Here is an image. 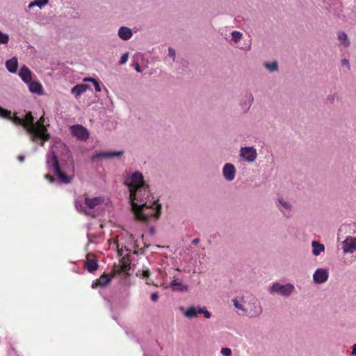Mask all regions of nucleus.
I'll return each instance as SVG.
<instances>
[{
  "instance_id": "44",
  "label": "nucleus",
  "mask_w": 356,
  "mask_h": 356,
  "mask_svg": "<svg viewBox=\"0 0 356 356\" xmlns=\"http://www.w3.org/2000/svg\"><path fill=\"white\" fill-rule=\"evenodd\" d=\"M342 63H343V65H348V60L347 59H346V58H345V59H343V60H342Z\"/></svg>"
},
{
  "instance_id": "46",
  "label": "nucleus",
  "mask_w": 356,
  "mask_h": 356,
  "mask_svg": "<svg viewBox=\"0 0 356 356\" xmlns=\"http://www.w3.org/2000/svg\"><path fill=\"white\" fill-rule=\"evenodd\" d=\"M19 158L21 161H24V156H19Z\"/></svg>"
},
{
  "instance_id": "18",
  "label": "nucleus",
  "mask_w": 356,
  "mask_h": 356,
  "mask_svg": "<svg viewBox=\"0 0 356 356\" xmlns=\"http://www.w3.org/2000/svg\"><path fill=\"white\" fill-rule=\"evenodd\" d=\"M98 267L99 264L97 259L87 257V259L85 262V268L88 272L94 273L98 269Z\"/></svg>"
},
{
  "instance_id": "40",
  "label": "nucleus",
  "mask_w": 356,
  "mask_h": 356,
  "mask_svg": "<svg viewBox=\"0 0 356 356\" xmlns=\"http://www.w3.org/2000/svg\"><path fill=\"white\" fill-rule=\"evenodd\" d=\"M253 101V97L251 95H249V97H248V102L246 104L247 105H248V107H250L251 103Z\"/></svg>"
},
{
  "instance_id": "3",
  "label": "nucleus",
  "mask_w": 356,
  "mask_h": 356,
  "mask_svg": "<svg viewBox=\"0 0 356 356\" xmlns=\"http://www.w3.org/2000/svg\"><path fill=\"white\" fill-rule=\"evenodd\" d=\"M0 116L10 120L15 125L22 126L28 134L30 124L34 121V117L31 112L26 113L24 118H20L16 115L12 116L10 111L0 107Z\"/></svg>"
},
{
  "instance_id": "14",
  "label": "nucleus",
  "mask_w": 356,
  "mask_h": 356,
  "mask_svg": "<svg viewBox=\"0 0 356 356\" xmlns=\"http://www.w3.org/2000/svg\"><path fill=\"white\" fill-rule=\"evenodd\" d=\"M235 168L231 163H226L223 168V175L228 181H232L235 177Z\"/></svg>"
},
{
  "instance_id": "45",
  "label": "nucleus",
  "mask_w": 356,
  "mask_h": 356,
  "mask_svg": "<svg viewBox=\"0 0 356 356\" xmlns=\"http://www.w3.org/2000/svg\"><path fill=\"white\" fill-rule=\"evenodd\" d=\"M146 283H147V284H153V285H155V284H154V282H152V281H150L149 280H147V282H146Z\"/></svg>"
},
{
  "instance_id": "8",
  "label": "nucleus",
  "mask_w": 356,
  "mask_h": 356,
  "mask_svg": "<svg viewBox=\"0 0 356 356\" xmlns=\"http://www.w3.org/2000/svg\"><path fill=\"white\" fill-rule=\"evenodd\" d=\"M104 201V199L102 197H95L92 198L85 197V204L86 205L87 209L92 212L91 216H95L93 209L103 204Z\"/></svg>"
},
{
  "instance_id": "16",
  "label": "nucleus",
  "mask_w": 356,
  "mask_h": 356,
  "mask_svg": "<svg viewBox=\"0 0 356 356\" xmlns=\"http://www.w3.org/2000/svg\"><path fill=\"white\" fill-rule=\"evenodd\" d=\"M143 188L144 190H143L140 195L138 194L137 195V199L135 200V202H137L138 204H142V203H145V202L148 197H149V186L144 182L143 185Z\"/></svg>"
},
{
  "instance_id": "26",
  "label": "nucleus",
  "mask_w": 356,
  "mask_h": 356,
  "mask_svg": "<svg viewBox=\"0 0 356 356\" xmlns=\"http://www.w3.org/2000/svg\"><path fill=\"white\" fill-rule=\"evenodd\" d=\"M338 39L345 47H348L350 45V42L348 40V35L346 33L339 32L338 33Z\"/></svg>"
},
{
  "instance_id": "42",
  "label": "nucleus",
  "mask_w": 356,
  "mask_h": 356,
  "mask_svg": "<svg viewBox=\"0 0 356 356\" xmlns=\"http://www.w3.org/2000/svg\"><path fill=\"white\" fill-rule=\"evenodd\" d=\"M199 242H200L199 238H195L192 241V244L197 245V244H198Z\"/></svg>"
},
{
  "instance_id": "1",
  "label": "nucleus",
  "mask_w": 356,
  "mask_h": 356,
  "mask_svg": "<svg viewBox=\"0 0 356 356\" xmlns=\"http://www.w3.org/2000/svg\"><path fill=\"white\" fill-rule=\"evenodd\" d=\"M124 184L129 188L131 210L138 220L147 222L151 218H158L160 216L161 204L159 203L158 200L146 201L142 204L135 202V200L138 198L137 195L144 190L143 188L144 178L140 172L133 173L130 177L126 179Z\"/></svg>"
},
{
  "instance_id": "21",
  "label": "nucleus",
  "mask_w": 356,
  "mask_h": 356,
  "mask_svg": "<svg viewBox=\"0 0 356 356\" xmlns=\"http://www.w3.org/2000/svg\"><path fill=\"white\" fill-rule=\"evenodd\" d=\"M29 88L31 92L41 95L43 92L42 86L38 81H30L29 83Z\"/></svg>"
},
{
  "instance_id": "7",
  "label": "nucleus",
  "mask_w": 356,
  "mask_h": 356,
  "mask_svg": "<svg viewBox=\"0 0 356 356\" xmlns=\"http://www.w3.org/2000/svg\"><path fill=\"white\" fill-rule=\"evenodd\" d=\"M198 314H203L206 318L211 317V313L205 307L196 308L194 306H191L184 312L185 316L188 318H195Z\"/></svg>"
},
{
  "instance_id": "39",
  "label": "nucleus",
  "mask_w": 356,
  "mask_h": 356,
  "mask_svg": "<svg viewBox=\"0 0 356 356\" xmlns=\"http://www.w3.org/2000/svg\"><path fill=\"white\" fill-rule=\"evenodd\" d=\"M45 177L47 179H48L50 183H53L54 181V178L53 176L47 174L45 175Z\"/></svg>"
},
{
  "instance_id": "5",
  "label": "nucleus",
  "mask_w": 356,
  "mask_h": 356,
  "mask_svg": "<svg viewBox=\"0 0 356 356\" xmlns=\"http://www.w3.org/2000/svg\"><path fill=\"white\" fill-rule=\"evenodd\" d=\"M71 132L79 140H86L89 138V133L86 128L80 124L72 125Z\"/></svg>"
},
{
  "instance_id": "35",
  "label": "nucleus",
  "mask_w": 356,
  "mask_h": 356,
  "mask_svg": "<svg viewBox=\"0 0 356 356\" xmlns=\"http://www.w3.org/2000/svg\"><path fill=\"white\" fill-rule=\"evenodd\" d=\"M150 271L148 268L143 269L142 272V276L144 278H148L150 276Z\"/></svg>"
},
{
  "instance_id": "28",
  "label": "nucleus",
  "mask_w": 356,
  "mask_h": 356,
  "mask_svg": "<svg viewBox=\"0 0 356 356\" xmlns=\"http://www.w3.org/2000/svg\"><path fill=\"white\" fill-rule=\"evenodd\" d=\"M264 65L270 72L277 71L278 69V65L276 61L272 63H265Z\"/></svg>"
},
{
  "instance_id": "6",
  "label": "nucleus",
  "mask_w": 356,
  "mask_h": 356,
  "mask_svg": "<svg viewBox=\"0 0 356 356\" xmlns=\"http://www.w3.org/2000/svg\"><path fill=\"white\" fill-rule=\"evenodd\" d=\"M293 290L294 286L291 284L281 285L278 283H275L270 288L271 293H279L284 296H289Z\"/></svg>"
},
{
  "instance_id": "29",
  "label": "nucleus",
  "mask_w": 356,
  "mask_h": 356,
  "mask_svg": "<svg viewBox=\"0 0 356 356\" xmlns=\"http://www.w3.org/2000/svg\"><path fill=\"white\" fill-rule=\"evenodd\" d=\"M85 81H90L93 83L96 92H100L102 90L100 83L93 78H86L84 79Z\"/></svg>"
},
{
  "instance_id": "10",
  "label": "nucleus",
  "mask_w": 356,
  "mask_h": 356,
  "mask_svg": "<svg viewBox=\"0 0 356 356\" xmlns=\"http://www.w3.org/2000/svg\"><path fill=\"white\" fill-rule=\"evenodd\" d=\"M124 153V151H108L97 152L92 156V160L103 159V158H112L114 156H121Z\"/></svg>"
},
{
  "instance_id": "43",
  "label": "nucleus",
  "mask_w": 356,
  "mask_h": 356,
  "mask_svg": "<svg viewBox=\"0 0 356 356\" xmlns=\"http://www.w3.org/2000/svg\"><path fill=\"white\" fill-rule=\"evenodd\" d=\"M352 354L356 355V344L353 346Z\"/></svg>"
},
{
  "instance_id": "20",
  "label": "nucleus",
  "mask_w": 356,
  "mask_h": 356,
  "mask_svg": "<svg viewBox=\"0 0 356 356\" xmlns=\"http://www.w3.org/2000/svg\"><path fill=\"white\" fill-rule=\"evenodd\" d=\"M7 70L11 73H15L18 68V60L16 57H13L6 62Z\"/></svg>"
},
{
  "instance_id": "17",
  "label": "nucleus",
  "mask_w": 356,
  "mask_h": 356,
  "mask_svg": "<svg viewBox=\"0 0 356 356\" xmlns=\"http://www.w3.org/2000/svg\"><path fill=\"white\" fill-rule=\"evenodd\" d=\"M343 243L345 252L353 253L356 250V241L353 238H347Z\"/></svg>"
},
{
  "instance_id": "24",
  "label": "nucleus",
  "mask_w": 356,
  "mask_h": 356,
  "mask_svg": "<svg viewBox=\"0 0 356 356\" xmlns=\"http://www.w3.org/2000/svg\"><path fill=\"white\" fill-rule=\"evenodd\" d=\"M312 252L314 255L318 256L322 252L325 250V247L323 244L318 243V241H313L312 243Z\"/></svg>"
},
{
  "instance_id": "32",
  "label": "nucleus",
  "mask_w": 356,
  "mask_h": 356,
  "mask_svg": "<svg viewBox=\"0 0 356 356\" xmlns=\"http://www.w3.org/2000/svg\"><path fill=\"white\" fill-rule=\"evenodd\" d=\"M279 202L284 209L288 210L291 209V205L287 202L284 201L283 199H280Z\"/></svg>"
},
{
  "instance_id": "2",
  "label": "nucleus",
  "mask_w": 356,
  "mask_h": 356,
  "mask_svg": "<svg viewBox=\"0 0 356 356\" xmlns=\"http://www.w3.org/2000/svg\"><path fill=\"white\" fill-rule=\"evenodd\" d=\"M44 123V118L42 115L37 122L34 120L30 124L28 129V135L31 141L39 143L41 146H44V143L50 139V134Z\"/></svg>"
},
{
  "instance_id": "36",
  "label": "nucleus",
  "mask_w": 356,
  "mask_h": 356,
  "mask_svg": "<svg viewBox=\"0 0 356 356\" xmlns=\"http://www.w3.org/2000/svg\"><path fill=\"white\" fill-rule=\"evenodd\" d=\"M159 299V295L157 293H152L151 295V300L153 301V302H156Z\"/></svg>"
},
{
  "instance_id": "34",
  "label": "nucleus",
  "mask_w": 356,
  "mask_h": 356,
  "mask_svg": "<svg viewBox=\"0 0 356 356\" xmlns=\"http://www.w3.org/2000/svg\"><path fill=\"white\" fill-rule=\"evenodd\" d=\"M127 60H128V53H126L121 56V58H120V60L119 63H120V64L123 65L127 63Z\"/></svg>"
},
{
  "instance_id": "47",
  "label": "nucleus",
  "mask_w": 356,
  "mask_h": 356,
  "mask_svg": "<svg viewBox=\"0 0 356 356\" xmlns=\"http://www.w3.org/2000/svg\"><path fill=\"white\" fill-rule=\"evenodd\" d=\"M180 309H181V311H184V307H181L180 308Z\"/></svg>"
},
{
  "instance_id": "27",
  "label": "nucleus",
  "mask_w": 356,
  "mask_h": 356,
  "mask_svg": "<svg viewBox=\"0 0 356 356\" xmlns=\"http://www.w3.org/2000/svg\"><path fill=\"white\" fill-rule=\"evenodd\" d=\"M48 2L49 0H35L34 1L29 3V8H31L35 6L42 8V6L47 5Z\"/></svg>"
},
{
  "instance_id": "4",
  "label": "nucleus",
  "mask_w": 356,
  "mask_h": 356,
  "mask_svg": "<svg viewBox=\"0 0 356 356\" xmlns=\"http://www.w3.org/2000/svg\"><path fill=\"white\" fill-rule=\"evenodd\" d=\"M47 164L50 168L54 169V173L61 182L65 184H68L70 182V177L61 171L58 160L54 152L50 156H48Z\"/></svg>"
},
{
  "instance_id": "19",
  "label": "nucleus",
  "mask_w": 356,
  "mask_h": 356,
  "mask_svg": "<svg viewBox=\"0 0 356 356\" xmlns=\"http://www.w3.org/2000/svg\"><path fill=\"white\" fill-rule=\"evenodd\" d=\"M170 286L174 291H186L188 289L187 286L184 285L176 277H173Z\"/></svg>"
},
{
  "instance_id": "15",
  "label": "nucleus",
  "mask_w": 356,
  "mask_h": 356,
  "mask_svg": "<svg viewBox=\"0 0 356 356\" xmlns=\"http://www.w3.org/2000/svg\"><path fill=\"white\" fill-rule=\"evenodd\" d=\"M130 268V263L129 260L123 257L120 261V264L118 266H115V270L119 273H122L125 275H129Z\"/></svg>"
},
{
  "instance_id": "37",
  "label": "nucleus",
  "mask_w": 356,
  "mask_h": 356,
  "mask_svg": "<svg viewBox=\"0 0 356 356\" xmlns=\"http://www.w3.org/2000/svg\"><path fill=\"white\" fill-rule=\"evenodd\" d=\"M168 52H169V56H171L173 59H175V51L172 48H169Z\"/></svg>"
},
{
  "instance_id": "38",
  "label": "nucleus",
  "mask_w": 356,
  "mask_h": 356,
  "mask_svg": "<svg viewBox=\"0 0 356 356\" xmlns=\"http://www.w3.org/2000/svg\"><path fill=\"white\" fill-rule=\"evenodd\" d=\"M233 302H234V306H235L236 308H238V309H242V310L243 309V308L242 307V306L238 303V302L236 299L233 300Z\"/></svg>"
},
{
  "instance_id": "33",
  "label": "nucleus",
  "mask_w": 356,
  "mask_h": 356,
  "mask_svg": "<svg viewBox=\"0 0 356 356\" xmlns=\"http://www.w3.org/2000/svg\"><path fill=\"white\" fill-rule=\"evenodd\" d=\"M220 353L225 356H231L232 350L229 348H222Z\"/></svg>"
},
{
  "instance_id": "31",
  "label": "nucleus",
  "mask_w": 356,
  "mask_h": 356,
  "mask_svg": "<svg viewBox=\"0 0 356 356\" xmlns=\"http://www.w3.org/2000/svg\"><path fill=\"white\" fill-rule=\"evenodd\" d=\"M232 40L237 42L238 40H241L242 34L238 31H233L232 33Z\"/></svg>"
},
{
  "instance_id": "12",
  "label": "nucleus",
  "mask_w": 356,
  "mask_h": 356,
  "mask_svg": "<svg viewBox=\"0 0 356 356\" xmlns=\"http://www.w3.org/2000/svg\"><path fill=\"white\" fill-rule=\"evenodd\" d=\"M19 76L24 83H29L32 81L33 73L27 66L23 65L19 70Z\"/></svg>"
},
{
  "instance_id": "23",
  "label": "nucleus",
  "mask_w": 356,
  "mask_h": 356,
  "mask_svg": "<svg viewBox=\"0 0 356 356\" xmlns=\"http://www.w3.org/2000/svg\"><path fill=\"white\" fill-rule=\"evenodd\" d=\"M118 35L124 40H129L132 36L131 30L127 27H120L118 31Z\"/></svg>"
},
{
  "instance_id": "9",
  "label": "nucleus",
  "mask_w": 356,
  "mask_h": 356,
  "mask_svg": "<svg viewBox=\"0 0 356 356\" xmlns=\"http://www.w3.org/2000/svg\"><path fill=\"white\" fill-rule=\"evenodd\" d=\"M257 151L252 147H242L241 149V156L248 162H253L257 158Z\"/></svg>"
},
{
  "instance_id": "22",
  "label": "nucleus",
  "mask_w": 356,
  "mask_h": 356,
  "mask_svg": "<svg viewBox=\"0 0 356 356\" xmlns=\"http://www.w3.org/2000/svg\"><path fill=\"white\" fill-rule=\"evenodd\" d=\"M89 88V86L87 84H79L76 85L74 87L72 88V93L74 94L77 97L80 96L81 94L85 92Z\"/></svg>"
},
{
  "instance_id": "41",
  "label": "nucleus",
  "mask_w": 356,
  "mask_h": 356,
  "mask_svg": "<svg viewBox=\"0 0 356 356\" xmlns=\"http://www.w3.org/2000/svg\"><path fill=\"white\" fill-rule=\"evenodd\" d=\"M135 69L138 72H141V69H140V66H139V65L138 63L135 64Z\"/></svg>"
},
{
  "instance_id": "25",
  "label": "nucleus",
  "mask_w": 356,
  "mask_h": 356,
  "mask_svg": "<svg viewBox=\"0 0 356 356\" xmlns=\"http://www.w3.org/2000/svg\"><path fill=\"white\" fill-rule=\"evenodd\" d=\"M74 204H75V207H76V209L79 212H82V213H85L87 216L88 215H92V212L87 209V207H86V205L85 204V202L83 203V202H81L79 200H75Z\"/></svg>"
},
{
  "instance_id": "11",
  "label": "nucleus",
  "mask_w": 356,
  "mask_h": 356,
  "mask_svg": "<svg viewBox=\"0 0 356 356\" xmlns=\"http://www.w3.org/2000/svg\"><path fill=\"white\" fill-rule=\"evenodd\" d=\"M113 276L107 274H103L99 279L95 280L92 284V288L95 289L98 286L104 287L106 286L111 280Z\"/></svg>"
},
{
  "instance_id": "13",
  "label": "nucleus",
  "mask_w": 356,
  "mask_h": 356,
  "mask_svg": "<svg viewBox=\"0 0 356 356\" xmlns=\"http://www.w3.org/2000/svg\"><path fill=\"white\" fill-rule=\"evenodd\" d=\"M314 280L316 283H323L327 280L328 278V273L326 270L320 268L316 270L314 274Z\"/></svg>"
},
{
  "instance_id": "30",
  "label": "nucleus",
  "mask_w": 356,
  "mask_h": 356,
  "mask_svg": "<svg viewBox=\"0 0 356 356\" xmlns=\"http://www.w3.org/2000/svg\"><path fill=\"white\" fill-rule=\"evenodd\" d=\"M9 42V35L0 31V44H6Z\"/></svg>"
}]
</instances>
